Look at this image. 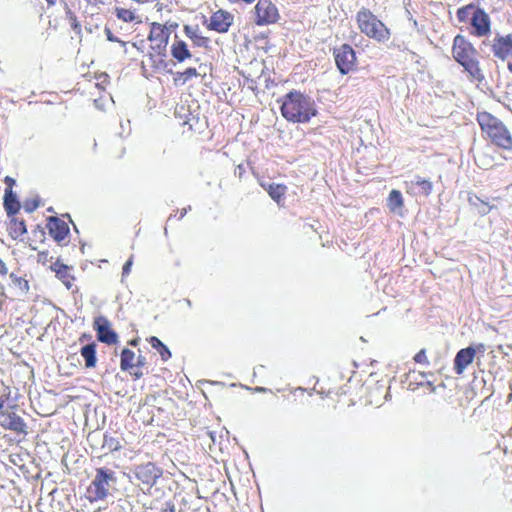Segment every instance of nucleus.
Instances as JSON below:
<instances>
[{"label":"nucleus","instance_id":"nucleus-1","mask_svg":"<svg viewBox=\"0 0 512 512\" xmlns=\"http://www.w3.org/2000/svg\"><path fill=\"white\" fill-rule=\"evenodd\" d=\"M279 102L281 114L289 122L307 123L317 115L315 101L300 91H290Z\"/></svg>","mask_w":512,"mask_h":512},{"label":"nucleus","instance_id":"nucleus-2","mask_svg":"<svg viewBox=\"0 0 512 512\" xmlns=\"http://www.w3.org/2000/svg\"><path fill=\"white\" fill-rule=\"evenodd\" d=\"M452 54L472 80L481 82L484 79L479 62L476 59V50L463 35H457L454 38Z\"/></svg>","mask_w":512,"mask_h":512},{"label":"nucleus","instance_id":"nucleus-3","mask_svg":"<svg viewBox=\"0 0 512 512\" xmlns=\"http://www.w3.org/2000/svg\"><path fill=\"white\" fill-rule=\"evenodd\" d=\"M477 119L481 129L495 145L506 150L512 149V135L502 121L487 112L478 114Z\"/></svg>","mask_w":512,"mask_h":512},{"label":"nucleus","instance_id":"nucleus-4","mask_svg":"<svg viewBox=\"0 0 512 512\" xmlns=\"http://www.w3.org/2000/svg\"><path fill=\"white\" fill-rule=\"evenodd\" d=\"M358 27L362 33L379 42H385L390 37L387 27L367 9H361L357 13Z\"/></svg>","mask_w":512,"mask_h":512},{"label":"nucleus","instance_id":"nucleus-5","mask_svg":"<svg viewBox=\"0 0 512 512\" xmlns=\"http://www.w3.org/2000/svg\"><path fill=\"white\" fill-rule=\"evenodd\" d=\"M115 481L114 472L98 468L96 475L87 489L88 498L90 501L103 500L107 497L111 482Z\"/></svg>","mask_w":512,"mask_h":512},{"label":"nucleus","instance_id":"nucleus-6","mask_svg":"<svg viewBox=\"0 0 512 512\" xmlns=\"http://www.w3.org/2000/svg\"><path fill=\"white\" fill-rule=\"evenodd\" d=\"M405 192L417 201L427 198L433 190V183L430 179L413 174L404 181Z\"/></svg>","mask_w":512,"mask_h":512},{"label":"nucleus","instance_id":"nucleus-7","mask_svg":"<svg viewBox=\"0 0 512 512\" xmlns=\"http://www.w3.org/2000/svg\"><path fill=\"white\" fill-rule=\"evenodd\" d=\"M135 478L139 481L142 491H149L162 476V470L151 462L137 465L134 468Z\"/></svg>","mask_w":512,"mask_h":512},{"label":"nucleus","instance_id":"nucleus-8","mask_svg":"<svg viewBox=\"0 0 512 512\" xmlns=\"http://www.w3.org/2000/svg\"><path fill=\"white\" fill-rule=\"evenodd\" d=\"M483 45L489 47L494 57L502 61H509L512 58V34L500 35L498 33L491 44L483 41Z\"/></svg>","mask_w":512,"mask_h":512},{"label":"nucleus","instance_id":"nucleus-9","mask_svg":"<svg viewBox=\"0 0 512 512\" xmlns=\"http://www.w3.org/2000/svg\"><path fill=\"white\" fill-rule=\"evenodd\" d=\"M255 14V23L258 26L272 24L279 19L277 7L269 0H259L255 6Z\"/></svg>","mask_w":512,"mask_h":512},{"label":"nucleus","instance_id":"nucleus-10","mask_svg":"<svg viewBox=\"0 0 512 512\" xmlns=\"http://www.w3.org/2000/svg\"><path fill=\"white\" fill-rule=\"evenodd\" d=\"M336 65L342 74H347L355 67L356 55L353 48L348 44H343L334 49Z\"/></svg>","mask_w":512,"mask_h":512},{"label":"nucleus","instance_id":"nucleus-11","mask_svg":"<svg viewBox=\"0 0 512 512\" xmlns=\"http://www.w3.org/2000/svg\"><path fill=\"white\" fill-rule=\"evenodd\" d=\"M168 27L165 25H162L160 23H152L150 34L148 39L152 42V49L155 50L157 53H161L163 50H165L168 39H169V31Z\"/></svg>","mask_w":512,"mask_h":512},{"label":"nucleus","instance_id":"nucleus-12","mask_svg":"<svg viewBox=\"0 0 512 512\" xmlns=\"http://www.w3.org/2000/svg\"><path fill=\"white\" fill-rule=\"evenodd\" d=\"M94 329L97 332V338L100 342L112 345L118 341V336L111 329V324L106 317H97L94 320Z\"/></svg>","mask_w":512,"mask_h":512},{"label":"nucleus","instance_id":"nucleus-13","mask_svg":"<svg viewBox=\"0 0 512 512\" xmlns=\"http://www.w3.org/2000/svg\"><path fill=\"white\" fill-rule=\"evenodd\" d=\"M232 23L233 16L230 13L218 10L211 15L208 28L218 33H225L229 30Z\"/></svg>","mask_w":512,"mask_h":512},{"label":"nucleus","instance_id":"nucleus-14","mask_svg":"<svg viewBox=\"0 0 512 512\" xmlns=\"http://www.w3.org/2000/svg\"><path fill=\"white\" fill-rule=\"evenodd\" d=\"M472 34L478 37L486 36L490 33L491 22L489 15L482 9H479L475 15H473L472 21Z\"/></svg>","mask_w":512,"mask_h":512},{"label":"nucleus","instance_id":"nucleus-15","mask_svg":"<svg viewBox=\"0 0 512 512\" xmlns=\"http://www.w3.org/2000/svg\"><path fill=\"white\" fill-rule=\"evenodd\" d=\"M0 426L5 429L12 430L16 433L26 434V423L17 414L11 413H0Z\"/></svg>","mask_w":512,"mask_h":512},{"label":"nucleus","instance_id":"nucleus-16","mask_svg":"<svg viewBox=\"0 0 512 512\" xmlns=\"http://www.w3.org/2000/svg\"><path fill=\"white\" fill-rule=\"evenodd\" d=\"M475 357V349L467 347L461 349L454 359V370L458 375H461L464 370L470 365Z\"/></svg>","mask_w":512,"mask_h":512},{"label":"nucleus","instance_id":"nucleus-17","mask_svg":"<svg viewBox=\"0 0 512 512\" xmlns=\"http://www.w3.org/2000/svg\"><path fill=\"white\" fill-rule=\"evenodd\" d=\"M47 226L50 235L57 242L64 240L69 233V227L67 223L57 217H50Z\"/></svg>","mask_w":512,"mask_h":512},{"label":"nucleus","instance_id":"nucleus-18","mask_svg":"<svg viewBox=\"0 0 512 512\" xmlns=\"http://www.w3.org/2000/svg\"><path fill=\"white\" fill-rule=\"evenodd\" d=\"M51 269L56 273L67 289H71L74 285V277L70 274V269L67 265L59 261L52 264Z\"/></svg>","mask_w":512,"mask_h":512},{"label":"nucleus","instance_id":"nucleus-19","mask_svg":"<svg viewBox=\"0 0 512 512\" xmlns=\"http://www.w3.org/2000/svg\"><path fill=\"white\" fill-rule=\"evenodd\" d=\"M171 55L178 62H183L192 57L187 44L183 40H176L171 46Z\"/></svg>","mask_w":512,"mask_h":512},{"label":"nucleus","instance_id":"nucleus-20","mask_svg":"<svg viewBox=\"0 0 512 512\" xmlns=\"http://www.w3.org/2000/svg\"><path fill=\"white\" fill-rule=\"evenodd\" d=\"M4 207L8 215L16 214L20 209V203L12 188H6L4 194Z\"/></svg>","mask_w":512,"mask_h":512},{"label":"nucleus","instance_id":"nucleus-21","mask_svg":"<svg viewBox=\"0 0 512 512\" xmlns=\"http://www.w3.org/2000/svg\"><path fill=\"white\" fill-rule=\"evenodd\" d=\"M403 205L404 202L401 192L398 190H392L387 199V206L390 211L397 215H402Z\"/></svg>","mask_w":512,"mask_h":512},{"label":"nucleus","instance_id":"nucleus-22","mask_svg":"<svg viewBox=\"0 0 512 512\" xmlns=\"http://www.w3.org/2000/svg\"><path fill=\"white\" fill-rule=\"evenodd\" d=\"M81 356L85 360V366L87 368H93L96 366V344L90 343L81 348Z\"/></svg>","mask_w":512,"mask_h":512},{"label":"nucleus","instance_id":"nucleus-23","mask_svg":"<svg viewBox=\"0 0 512 512\" xmlns=\"http://www.w3.org/2000/svg\"><path fill=\"white\" fill-rule=\"evenodd\" d=\"M136 356L133 351L128 348L122 350L120 367L123 371L135 368Z\"/></svg>","mask_w":512,"mask_h":512},{"label":"nucleus","instance_id":"nucleus-24","mask_svg":"<svg viewBox=\"0 0 512 512\" xmlns=\"http://www.w3.org/2000/svg\"><path fill=\"white\" fill-rule=\"evenodd\" d=\"M262 186L266 189L269 196L278 203L280 202L281 198L286 193V186L281 185V184L271 183V184H268L267 186L262 184Z\"/></svg>","mask_w":512,"mask_h":512},{"label":"nucleus","instance_id":"nucleus-25","mask_svg":"<svg viewBox=\"0 0 512 512\" xmlns=\"http://www.w3.org/2000/svg\"><path fill=\"white\" fill-rule=\"evenodd\" d=\"M478 10L479 8L472 4L466 5L458 9L457 18L460 22L469 21L471 23L473 15H475Z\"/></svg>","mask_w":512,"mask_h":512},{"label":"nucleus","instance_id":"nucleus-26","mask_svg":"<svg viewBox=\"0 0 512 512\" xmlns=\"http://www.w3.org/2000/svg\"><path fill=\"white\" fill-rule=\"evenodd\" d=\"M10 232L15 238L24 235L27 233L25 222L23 220L13 218L10 223Z\"/></svg>","mask_w":512,"mask_h":512},{"label":"nucleus","instance_id":"nucleus-27","mask_svg":"<svg viewBox=\"0 0 512 512\" xmlns=\"http://www.w3.org/2000/svg\"><path fill=\"white\" fill-rule=\"evenodd\" d=\"M149 342L151 346L159 352L163 360H167L171 357L169 349L157 337H151Z\"/></svg>","mask_w":512,"mask_h":512},{"label":"nucleus","instance_id":"nucleus-28","mask_svg":"<svg viewBox=\"0 0 512 512\" xmlns=\"http://www.w3.org/2000/svg\"><path fill=\"white\" fill-rule=\"evenodd\" d=\"M120 447V443L116 438L106 434L104 435L102 444L103 449H105L108 452H113L119 450Z\"/></svg>","mask_w":512,"mask_h":512},{"label":"nucleus","instance_id":"nucleus-29","mask_svg":"<svg viewBox=\"0 0 512 512\" xmlns=\"http://www.w3.org/2000/svg\"><path fill=\"white\" fill-rule=\"evenodd\" d=\"M10 279H11V282L12 284L19 289V291L22 293V294H26L28 291H29V284H28V281L25 280L24 278L22 277H19L17 275H15L14 273H12L10 275Z\"/></svg>","mask_w":512,"mask_h":512},{"label":"nucleus","instance_id":"nucleus-30","mask_svg":"<svg viewBox=\"0 0 512 512\" xmlns=\"http://www.w3.org/2000/svg\"><path fill=\"white\" fill-rule=\"evenodd\" d=\"M116 12L117 17L124 22H133L136 18L135 13L129 9L118 8Z\"/></svg>","mask_w":512,"mask_h":512},{"label":"nucleus","instance_id":"nucleus-31","mask_svg":"<svg viewBox=\"0 0 512 512\" xmlns=\"http://www.w3.org/2000/svg\"><path fill=\"white\" fill-rule=\"evenodd\" d=\"M39 207V200L37 198L28 199L24 202L23 208L26 212H33Z\"/></svg>","mask_w":512,"mask_h":512},{"label":"nucleus","instance_id":"nucleus-32","mask_svg":"<svg viewBox=\"0 0 512 512\" xmlns=\"http://www.w3.org/2000/svg\"><path fill=\"white\" fill-rule=\"evenodd\" d=\"M414 360L417 362V363H420V364H428V359H427V356H426V351L424 349H421L414 357Z\"/></svg>","mask_w":512,"mask_h":512},{"label":"nucleus","instance_id":"nucleus-33","mask_svg":"<svg viewBox=\"0 0 512 512\" xmlns=\"http://www.w3.org/2000/svg\"><path fill=\"white\" fill-rule=\"evenodd\" d=\"M184 32H185L186 36H188L191 39L199 38L197 35V29H195L189 25L184 26Z\"/></svg>","mask_w":512,"mask_h":512},{"label":"nucleus","instance_id":"nucleus-34","mask_svg":"<svg viewBox=\"0 0 512 512\" xmlns=\"http://www.w3.org/2000/svg\"><path fill=\"white\" fill-rule=\"evenodd\" d=\"M182 77L185 81L191 79L198 75L197 70L195 68H187L182 74Z\"/></svg>","mask_w":512,"mask_h":512},{"label":"nucleus","instance_id":"nucleus-35","mask_svg":"<svg viewBox=\"0 0 512 512\" xmlns=\"http://www.w3.org/2000/svg\"><path fill=\"white\" fill-rule=\"evenodd\" d=\"M132 264H133V256H131L124 264L123 269H122V276H127L130 273Z\"/></svg>","mask_w":512,"mask_h":512},{"label":"nucleus","instance_id":"nucleus-36","mask_svg":"<svg viewBox=\"0 0 512 512\" xmlns=\"http://www.w3.org/2000/svg\"><path fill=\"white\" fill-rule=\"evenodd\" d=\"M105 34H106L107 39H108L109 41H111V42H121L117 37H115V36L112 34V32H111V30H110V29L106 28V29H105Z\"/></svg>","mask_w":512,"mask_h":512},{"label":"nucleus","instance_id":"nucleus-37","mask_svg":"<svg viewBox=\"0 0 512 512\" xmlns=\"http://www.w3.org/2000/svg\"><path fill=\"white\" fill-rule=\"evenodd\" d=\"M145 364V358L142 357V356H138L136 357V360H135V368H140L141 366H143Z\"/></svg>","mask_w":512,"mask_h":512},{"label":"nucleus","instance_id":"nucleus-38","mask_svg":"<svg viewBox=\"0 0 512 512\" xmlns=\"http://www.w3.org/2000/svg\"><path fill=\"white\" fill-rule=\"evenodd\" d=\"M0 273L1 274H6L7 273L6 265H5V263L1 259H0Z\"/></svg>","mask_w":512,"mask_h":512},{"label":"nucleus","instance_id":"nucleus-39","mask_svg":"<svg viewBox=\"0 0 512 512\" xmlns=\"http://www.w3.org/2000/svg\"><path fill=\"white\" fill-rule=\"evenodd\" d=\"M166 27H168V31H169V34L171 33V31H173L174 29H176L178 27V24L177 23H168V25H165Z\"/></svg>","mask_w":512,"mask_h":512},{"label":"nucleus","instance_id":"nucleus-40","mask_svg":"<svg viewBox=\"0 0 512 512\" xmlns=\"http://www.w3.org/2000/svg\"><path fill=\"white\" fill-rule=\"evenodd\" d=\"M5 182L8 185V188H11L12 185L15 183V180L12 179L11 177H6Z\"/></svg>","mask_w":512,"mask_h":512},{"label":"nucleus","instance_id":"nucleus-41","mask_svg":"<svg viewBox=\"0 0 512 512\" xmlns=\"http://www.w3.org/2000/svg\"><path fill=\"white\" fill-rule=\"evenodd\" d=\"M71 26H72L73 30H75V31L80 29V25L78 24V22L76 21L75 18L73 19Z\"/></svg>","mask_w":512,"mask_h":512},{"label":"nucleus","instance_id":"nucleus-42","mask_svg":"<svg viewBox=\"0 0 512 512\" xmlns=\"http://www.w3.org/2000/svg\"><path fill=\"white\" fill-rule=\"evenodd\" d=\"M132 374L136 377V378H140L142 377L143 373L139 370V368H137V370H135L134 372H132Z\"/></svg>","mask_w":512,"mask_h":512},{"label":"nucleus","instance_id":"nucleus-43","mask_svg":"<svg viewBox=\"0 0 512 512\" xmlns=\"http://www.w3.org/2000/svg\"><path fill=\"white\" fill-rule=\"evenodd\" d=\"M490 208L485 204V207L480 210L482 214H487L489 212Z\"/></svg>","mask_w":512,"mask_h":512},{"label":"nucleus","instance_id":"nucleus-44","mask_svg":"<svg viewBox=\"0 0 512 512\" xmlns=\"http://www.w3.org/2000/svg\"><path fill=\"white\" fill-rule=\"evenodd\" d=\"M507 68H508L509 72L512 74V58L508 61Z\"/></svg>","mask_w":512,"mask_h":512},{"label":"nucleus","instance_id":"nucleus-45","mask_svg":"<svg viewBox=\"0 0 512 512\" xmlns=\"http://www.w3.org/2000/svg\"><path fill=\"white\" fill-rule=\"evenodd\" d=\"M254 390H255L256 392H266V391H267V389H266V388H264V387H256Z\"/></svg>","mask_w":512,"mask_h":512},{"label":"nucleus","instance_id":"nucleus-46","mask_svg":"<svg viewBox=\"0 0 512 512\" xmlns=\"http://www.w3.org/2000/svg\"><path fill=\"white\" fill-rule=\"evenodd\" d=\"M187 213V209H183L180 213V216H179V219L183 218L185 216V214Z\"/></svg>","mask_w":512,"mask_h":512},{"label":"nucleus","instance_id":"nucleus-47","mask_svg":"<svg viewBox=\"0 0 512 512\" xmlns=\"http://www.w3.org/2000/svg\"><path fill=\"white\" fill-rule=\"evenodd\" d=\"M49 5H54L57 0H46Z\"/></svg>","mask_w":512,"mask_h":512},{"label":"nucleus","instance_id":"nucleus-48","mask_svg":"<svg viewBox=\"0 0 512 512\" xmlns=\"http://www.w3.org/2000/svg\"><path fill=\"white\" fill-rule=\"evenodd\" d=\"M132 345H136V340L131 341Z\"/></svg>","mask_w":512,"mask_h":512}]
</instances>
